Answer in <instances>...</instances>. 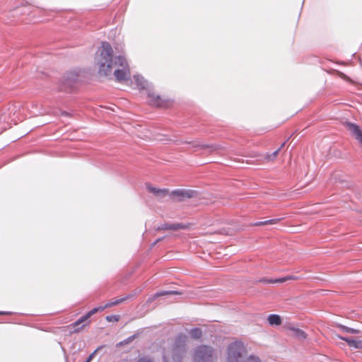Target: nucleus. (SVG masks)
Returning <instances> with one entry per match:
<instances>
[{
    "mask_svg": "<svg viewBox=\"0 0 362 362\" xmlns=\"http://www.w3.org/2000/svg\"><path fill=\"white\" fill-rule=\"evenodd\" d=\"M95 62L101 76H114L119 82L130 79L131 73L127 59L122 55L114 57L112 47L109 42H102L96 52Z\"/></svg>",
    "mask_w": 362,
    "mask_h": 362,
    "instance_id": "nucleus-1",
    "label": "nucleus"
},
{
    "mask_svg": "<svg viewBox=\"0 0 362 362\" xmlns=\"http://www.w3.org/2000/svg\"><path fill=\"white\" fill-rule=\"evenodd\" d=\"M186 339L187 337L183 334H180L175 337L172 346L163 351V362H182L185 353Z\"/></svg>",
    "mask_w": 362,
    "mask_h": 362,
    "instance_id": "nucleus-2",
    "label": "nucleus"
},
{
    "mask_svg": "<svg viewBox=\"0 0 362 362\" xmlns=\"http://www.w3.org/2000/svg\"><path fill=\"white\" fill-rule=\"evenodd\" d=\"M134 79L136 85L139 89L146 90L147 95L149 98V103L151 105L165 107L169 104V100L167 99L162 98L160 95H156L152 90L151 84L148 83L144 78L140 75H134Z\"/></svg>",
    "mask_w": 362,
    "mask_h": 362,
    "instance_id": "nucleus-3",
    "label": "nucleus"
},
{
    "mask_svg": "<svg viewBox=\"0 0 362 362\" xmlns=\"http://www.w3.org/2000/svg\"><path fill=\"white\" fill-rule=\"evenodd\" d=\"M245 352L244 344L240 341L230 343L227 349V362H242Z\"/></svg>",
    "mask_w": 362,
    "mask_h": 362,
    "instance_id": "nucleus-4",
    "label": "nucleus"
},
{
    "mask_svg": "<svg viewBox=\"0 0 362 362\" xmlns=\"http://www.w3.org/2000/svg\"><path fill=\"white\" fill-rule=\"evenodd\" d=\"M215 350L213 347L207 345H201L194 351V362H214Z\"/></svg>",
    "mask_w": 362,
    "mask_h": 362,
    "instance_id": "nucleus-5",
    "label": "nucleus"
},
{
    "mask_svg": "<svg viewBox=\"0 0 362 362\" xmlns=\"http://www.w3.org/2000/svg\"><path fill=\"white\" fill-rule=\"evenodd\" d=\"M195 194L196 192L192 189H180L172 191L169 194V197L174 201L182 202L193 197Z\"/></svg>",
    "mask_w": 362,
    "mask_h": 362,
    "instance_id": "nucleus-6",
    "label": "nucleus"
},
{
    "mask_svg": "<svg viewBox=\"0 0 362 362\" xmlns=\"http://www.w3.org/2000/svg\"><path fill=\"white\" fill-rule=\"evenodd\" d=\"M344 125L350 134L362 146V130L360 127L350 122H346Z\"/></svg>",
    "mask_w": 362,
    "mask_h": 362,
    "instance_id": "nucleus-7",
    "label": "nucleus"
},
{
    "mask_svg": "<svg viewBox=\"0 0 362 362\" xmlns=\"http://www.w3.org/2000/svg\"><path fill=\"white\" fill-rule=\"evenodd\" d=\"M187 226L183 223H165L160 224L156 228L157 230H177L180 229H186Z\"/></svg>",
    "mask_w": 362,
    "mask_h": 362,
    "instance_id": "nucleus-8",
    "label": "nucleus"
},
{
    "mask_svg": "<svg viewBox=\"0 0 362 362\" xmlns=\"http://www.w3.org/2000/svg\"><path fill=\"white\" fill-rule=\"evenodd\" d=\"M148 191L153 194L158 199H162L166 197H169L170 192L167 189H159L151 186L149 184L146 185Z\"/></svg>",
    "mask_w": 362,
    "mask_h": 362,
    "instance_id": "nucleus-9",
    "label": "nucleus"
},
{
    "mask_svg": "<svg viewBox=\"0 0 362 362\" xmlns=\"http://www.w3.org/2000/svg\"><path fill=\"white\" fill-rule=\"evenodd\" d=\"M298 278L293 275H288L287 276L283 277V278H279V279H266L262 278L260 279L258 281L264 283V284H281L284 283L288 280H296Z\"/></svg>",
    "mask_w": 362,
    "mask_h": 362,
    "instance_id": "nucleus-10",
    "label": "nucleus"
},
{
    "mask_svg": "<svg viewBox=\"0 0 362 362\" xmlns=\"http://www.w3.org/2000/svg\"><path fill=\"white\" fill-rule=\"evenodd\" d=\"M77 75L74 73H69L66 74L64 79V84L63 87L61 88L62 90L67 91V88H71L74 83V82L77 80Z\"/></svg>",
    "mask_w": 362,
    "mask_h": 362,
    "instance_id": "nucleus-11",
    "label": "nucleus"
},
{
    "mask_svg": "<svg viewBox=\"0 0 362 362\" xmlns=\"http://www.w3.org/2000/svg\"><path fill=\"white\" fill-rule=\"evenodd\" d=\"M339 338L343 341H345L350 347L358 349H362V340L347 337H340Z\"/></svg>",
    "mask_w": 362,
    "mask_h": 362,
    "instance_id": "nucleus-12",
    "label": "nucleus"
},
{
    "mask_svg": "<svg viewBox=\"0 0 362 362\" xmlns=\"http://www.w3.org/2000/svg\"><path fill=\"white\" fill-rule=\"evenodd\" d=\"M9 110L13 112V116H10V121L13 122L14 124H17L19 121H22L23 117H21L20 116V110L17 112V107L13 106L11 108H9Z\"/></svg>",
    "mask_w": 362,
    "mask_h": 362,
    "instance_id": "nucleus-13",
    "label": "nucleus"
},
{
    "mask_svg": "<svg viewBox=\"0 0 362 362\" xmlns=\"http://www.w3.org/2000/svg\"><path fill=\"white\" fill-rule=\"evenodd\" d=\"M175 294H178V292L176 291H159V292L156 293L153 296L149 297L148 298L147 301L148 303H151L152 301H153L158 297L163 296H166V295H175Z\"/></svg>",
    "mask_w": 362,
    "mask_h": 362,
    "instance_id": "nucleus-14",
    "label": "nucleus"
},
{
    "mask_svg": "<svg viewBox=\"0 0 362 362\" xmlns=\"http://www.w3.org/2000/svg\"><path fill=\"white\" fill-rule=\"evenodd\" d=\"M268 322L271 325H279L281 323V318L279 315L271 314L268 316Z\"/></svg>",
    "mask_w": 362,
    "mask_h": 362,
    "instance_id": "nucleus-15",
    "label": "nucleus"
},
{
    "mask_svg": "<svg viewBox=\"0 0 362 362\" xmlns=\"http://www.w3.org/2000/svg\"><path fill=\"white\" fill-rule=\"evenodd\" d=\"M290 330L292 334L300 339H304L306 338V334L302 329L296 327H290Z\"/></svg>",
    "mask_w": 362,
    "mask_h": 362,
    "instance_id": "nucleus-16",
    "label": "nucleus"
},
{
    "mask_svg": "<svg viewBox=\"0 0 362 362\" xmlns=\"http://www.w3.org/2000/svg\"><path fill=\"white\" fill-rule=\"evenodd\" d=\"M282 218H279L269 219V220H266L264 221H257V222L252 223V225L254 226H264V225H272V224L277 223Z\"/></svg>",
    "mask_w": 362,
    "mask_h": 362,
    "instance_id": "nucleus-17",
    "label": "nucleus"
},
{
    "mask_svg": "<svg viewBox=\"0 0 362 362\" xmlns=\"http://www.w3.org/2000/svg\"><path fill=\"white\" fill-rule=\"evenodd\" d=\"M133 296H134V295L129 294V295H127V296H124L123 298L117 299V300H115L114 301H110V302L107 303V308H110V307L118 305V304L124 302V300H127L129 298H132Z\"/></svg>",
    "mask_w": 362,
    "mask_h": 362,
    "instance_id": "nucleus-18",
    "label": "nucleus"
},
{
    "mask_svg": "<svg viewBox=\"0 0 362 362\" xmlns=\"http://www.w3.org/2000/svg\"><path fill=\"white\" fill-rule=\"evenodd\" d=\"M337 327L340 330H341L343 332H345V333L356 334L360 332L359 329L351 328V327H346L345 325H339Z\"/></svg>",
    "mask_w": 362,
    "mask_h": 362,
    "instance_id": "nucleus-19",
    "label": "nucleus"
},
{
    "mask_svg": "<svg viewBox=\"0 0 362 362\" xmlns=\"http://www.w3.org/2000/svg\"><path fill=\"white\" fill-rule=\"evenodd\" d=\"M190 337L192 339H198L202 335V331L200 328L194 327L189 331Z\"/></svg>",
    "mask_w": 362,
    "mask_h": 362,
    "instance_id": "nucleus-20",
    "label": "nucleus"
},
{
    "mask_svg": "<svg viewBox=\"0 0 362 362\" xmlns=\"http://www.w3.org/2000/svg\"><path fill=\"white\" fill-rule=\"evenodd\" d=\"M242 362H261V360L257 356L250 355L245 358H243Z\"/></svg>",
    "mask_w": 362,
    "mask_h": 362,
    "instance_id": "nucleus-21",
    "label": "nucleus"
},
{
    "mask_svg": "<svg viewBox=\"0 0 362 362\" xmlns=\"http://www.w3.org/2000/svg\"><path fill=\"white\" fill-rule=\"evenodd\" d=\"M103 348V346H98L92 354L89 355V356L87 358L85 362H90L93 360L95 355L96 354V353Z\"/></svg>",
    "mask_w": 362,
    "mask_h": 362,
    "instance_id": "nucleus-22",
    "label": "nucleus"
},
{
    "mask_svg": "<svg viewBox=\"0 0 362 362\" xmlns=\"http://www.w3.org/2000/svg\"><path fill=\"white\" fill-rule=\"evenodd\" d=\"M135 338H136V334L132 335V336L129 337L128 338L125 339L124 340H123L122 341H121L119 344L121 345L128 344L131 343Z\"/></svg>",
    "mask_w": 362,
    "mask_h": 362,
    "instance_id": "nucleus-23",
    "label": "nucleus"
},
{
    "mask_svg": "<svg viewBox=\"0 0 362 362\" xmlns=\"http://www.w3.org/2000/svg\"><path fill=\"white\" fill-rule=\"evenodd\" d=\"M81 325V322L78 321V320H77L75 322H74L73 324L71 325V326H72L73 327L76 328L74 332H79L81 330V329L83 327V325L81 327H77L78 326H79Z\"/></svg>",
    "mask_w": 362,
    "mask_h": 362,
    "instance_id": "nucleus-24",
    "label": "nucleus"
},
{
    "mask_svg": "<svg viewBox=\"0 0 362 362\" xmlns=\"http://www.w3.org/2000/svg\"><path fill=\"white\" fill-rule=\"evenodd\" d=\"M280 151V148H279L278 149H276V151H274L272 153L268 155V158L269 160H273L276 158V156H277V154L279 153Z\"/></svg>",
    "mask_w": 362,
    "mask_h": 362,
    "instance_id": "nucleus-25",
    "label": "nucleus"
},
{
    "mask_svg": "<svg viewBox=\"0 0 362 362\" xmlns=\"http://www.w3.org/2000/svg\"><path fill=\"white\" fill-rule=\"evenodd\" d=\"M137 362H153V361L148 357L140 358Z\"/></svg>",
    "mask_w": 362,
    "mask_h": 362,
    "instance_id": "nucleus-26",
    "label": "nucleus"
},
{
    "mask_svg": "<svg viewBox=\"0 0 362 362\" xmlns=\"http://www.w3.org/2000/svg\"><path fill=\"white\" fill-rule=\"evenodd\" d=\"M88 318H89V316H88V315H87V313H86L85 315H83V316L81 317H80L79 319H78V321H79V322H81V323L84 322L85 321H86Z\"/></svg>",
    "mask_w": 362,
    "mask_h": 362,
    "instance_id": "nucleus-27",
    "label": "nucleus"
},
{
    "mask_svg": "<svg viewBox=\"0 0 362 362\" xmlns=\"http://www.w3.org/2000/svg\"><path fill=\"white\" fill-rule=\"evenodd\" d=\"M97 312H98L97 308H94L92 310H90L89 312H88L87 315H88L89 317H90L93 315H94Z\"/></svg>",
    "mask_w": 362,
    "mask_h": 362,
    "instance_id": "nucleus-28",
    "label": "nucleus"
},
{
    "mask_svg": "<svg viewBox=\"0 0 362 362\" xmlns=\"http://www.w3.org/2000/svg\"><path fill=\"white\" fill-rule=\"evenodd\" d=\"M106 320L107 321H112V320H118L117 317L115 315H108L106 317Z\"/></svg>",
    "mask_w": 362,
    "mask_h": 362,
    "instance_id": "nucleus-29",
    "label": "nucleus"
},
{
    "mask_svg": "<svg viewBox=\"0 0 362 362\" xmlns=\"http://www.w3.org/2000/svg\"><path fill=\"white\" fill-rule=\"evenodd\" d=\"M164 237L163 238H158L156 240H155L152 244H151V247H154L158 243H159L160 241H161L162 240H163Z\"/></svg>",
    "mask_w": 362,
    "mask_h": 362,
    "instance_id": "nucleus-30",
    "label": "nucleus"
},
{
    "mask_svg": "<svg viewBox=\"0 0 362 362\" xmlns=\"http://www.w3.org/2000/svg\"><path fill=\"white\" fill-rule=\"evenodd\" d=\"M164 237L163 238H158L156 240H155L152 244H151V247H154L158 243H159L160 241H161L162 240H163Z\"/></svg>",
    "mask_w": 362,
    "mask_h": 362,
    "instance_id": "nucleus-31",
    "label": "nucleus"
},
{
    "mask_svg": "<svg viewBox=\"0 0 362 362\" xmlns=\"http://www.w3.org/2000/svg\"><path fill=\"white\" fill-rule=\"evenodd\" d=\"M164 237L163 238H158L156 240H155L152 244H151V247H154L158 243H159L160 241H161L162 240H163Z\"/></svg>",
    "mask_w": 362,
    "mask_h": 362,
    "instance_id": "nucleus-32",
    "label": "nucleus"
},
{
    "mask_svg": "<svg viewBox=\"0 0 362 362\" xmlns=\"http://www.w3.org/2000/svg\"><path fill=\"white\" fill-rule=\"evenodd\" d=\"M164 237L163 238H158L156 240H155L152 244H151V247H154L158 243H159L160 241H161L162 240H163Z\"/></svg>",
    "mask_w": 362,
    "mask_h": 362,
    "instance_id": "nucleus-33",
    "label": "nucleus"
},
{
    "mask_svg": "<svg viewBox=\"0 0 362 362\" xmlns=\"http://www.w3.org/2000/svg\"><path fill=\"white\" fill-rule=\"evenodd\" d=\"M96 308L98 309V311H103V310H105V308H107V303L104 306H98V307H96Z\"/></svg>",
    "mask_w": 362,
    "mask_h": 362,
    "instance_id": "nucleus-34",
    "label": "nucleus"
},
{
    "mask_svg": "<svg viewBox=\"0 0 362 362\" xmlns=\"http://www.w3.org/2000/svg\"><path fill=\"white\" fill-rule=\"evenodd\" d=\"M11 312L8 311H0V315H11Z\"/></svg>",
    "mask_w": 362,
    "mask_h": 362,
    "instance_id": "nucleus-35",
    "label": "nucleus"
},
{
    "mask_svg": "<svg viewBox=\"0 0 362 362\" xmlns=\"http://www.w3.org/2000/svg\"><path fill=\"white\" fill-rule=\"evenodd\" d=\"M284 145H285V142H284V143H283V144L281 145V146L279 147V148H280V149H281V148H283V147L284 146Z\"/></svg>",
    "mask_w": 362,
    "mask_h": 362,
    "instance_id": "nucleus-36",
    "label": "nucleus"
},
{
    "mask_svg": "<svg viewBox=\"0 0 362 362\" xmlns=\"http://www.w3.org/2000/svg\"><path fill=\"white\" fill-rule=\"evenodd\" d=\"M62 115H68V113H67L66 112H62Z\"/></svg>",
    "mask_w": 362,
    "mask_h": 362,
    "instance_id": "nucleus-37",
    "label": "nucleus"
},
{
    "mask_svg": "<svg viewBox=\"0 0 362 362\" xmlns=\"http://www.w3.org/2000/svg\"><path fill=\"white\" fill-rule=\"evenodd\" d=\"M210 147H211V148H213V150L216 149V148H215V147H214L213 146H211Z\"/></svg>",
    "mask_w": 362,
    "mask_h": 362,
    "instance_id": "nucleus-38",
    "label": "nucleus"
},
{
    "mask_svg": "<svg viewBox=\"0 0 362 362\" xmlns=\"http://www.w3.org/2000/svg\"><path fill=\"white\" fill-rule=\"evenodd\" d=\"M361 221H362V219H361Z\"/></svg>",
    "mask_w": 362,
    "mask_h": 362,
    "instance_id": "nucleus-39",
    "label": "nucleus"
}]
</instances>
